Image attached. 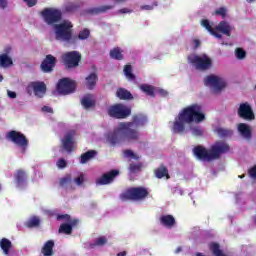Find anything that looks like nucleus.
Listing matches in <instances>:
<instances>
[{
  "label": "nucleus",
  "mask_w": 256,
  "mask_h": 256,
  "mask_svg": "<svg viewBox=\"0 0 256 256\" xmlns=\"http://www.w3.org/2000/svg\"><path fill=\"white\" fill-rule=\"evenodd\" d=\"M202 121H205L203 107L199 104H191L185 107L175 118L172 131L173 133H183L185 131V124L202 123Z\"/></svg>",
  "instance_id": "obj_1"
},
{
  "label": "nucleus",
  "mask_w": 256,
  "mask_h": 256,
  "mask_svg": "<svg viewBox=\"0 0 256 256\" xmlns=\"http://www.w3.org/2000/svg\"><path fill=\"white\" fill-rule=\"evenodd\" d=\"M230 149L231 147L227 142L218 140L210 147L209 150L202 145L195 146L193 148V154L200 161H207L208 163H211V161L221 159V155L229 153Z\"/></svg>",
  "instance_id": "obj_2"
},
{
  "label": "nucleus",
  "mask_w": 256,
  "mask_h": 256,
  "mask_svg": "<svg viewBox=\"0 0 256 256\" xmlns=\"http://www.w3.org/2000/svg\"><path fill=\"white\" fill-rule=\"evenodd\" d=\"M147 125V116L137 114L132 117L131 122H122V129L127 131L128 137L134 141H139L141 133L138 132V127H145Z\"/></svg>",
  "instance_id": "obj_3"
},
{
  "label": "nucleus",
  "mask_w": 256,
  "mask_h": 256,
  "mask_svg": "<svg viewBox=\"0 0 256 256\" xmlns=\"http://www.w3.org/2000/svg\"><path fill=\"white\" fill-rule=\"evenodd\" d=\"M106 141L109 143L110 147H117V145H121L123 141L135 140L129 137L127 130L123 129V122H121L119 127L106 134Z\"/></svg>",
  "instance_id": "obj_4"
},
{
  "label": "nucleus",
  "mask_w": 256,
  "mask_h": 256,
  "mask_svg": "<svg viewBox=\"0 0 256 256\" xmlns=\"http://www.w3.org/2000/svg\"><path fill=\"white\" fill-rule=\"evenodd\" d=\"M56 41L71 42L73 39V23L69 20H64L53 26Z\"/></svg>",
  "instance_id": "obj_5"
},
{
  "label": "nucleus",
  "mask_w": 256,
  "mask_h": 256,
  "mask_svg": "<svg viewBox=\"0 0 256 256\" xmlns=\"http://www.w3.org/2000/svg\"><path fill=\"white\" fill-rule=\"evenodd\" d=\"M149 197V190L145 187L128 188L120 195L121 201H144Z\"/></svg>",
  "instance_id": "obj_6"
},
{
  "label": "nucleus",
  "mask_w": 256,
  "mask_h": 256,
  "mask_svg": "<svg viewBox=\"0 0 256 256\" xmlns=\"http://www.w3.org/2000/svg\"><path fill=\"white\" fill-rule=\"evenodd\" d=\"M188 63L193 65L197 71H209L213 67V60L207 54L197 55L190 54L188 56Z\"/></svg>",
  "instance_id": "obj_7"
},
{
  "label": "nucleus",
  "mask_w": 256,
  "mask_h": 256,
  "mask_svg": "<svg viewBox=\"0 0 256 256\" xmlns=\"http://www.w3.org/2000/svg\"><path fill=\"white\" fill-rule=\"evenodd\" d=\"M40 15L47 25H52L53 27L63 19V12L57 8H44Z\"/></svg>",
  "instance_id": "obj_8"
},
{
  "label": "nucleus",
  "mask_w": 256,
  "mask_h": 256,
  "mask_svg": "<svg viewBox=\"0 0 256 256\" xmlns=\"http://www.w3.org/2000/svg\"><path fill=\"white\" fill-rule=\"evenodd\" d=\"M6 139L14 143V145H17V147H20L22 153H25L29 147V139H27V136L17 130L7 132Z\"/></svg>",
  "instance_id": "obj_9"
},
{
  "label": "nucleus",
  "mask_w": 256,
  "mask_h": 256,
  "mask_svg": "<svg viewBox=\"0 0 256 256\" xmlns=\"http://www.w3.org/2000/svg\"><path fill=\"white\" fill-rule=\"evenodd\" d=\"M108 115L114 119H127L131 115V108L122 103L114 104L108 108Z\"/></svg>",
  "instance_id": "obj_10"
},
{
  "label": "nucleus",
  "mask_w": 256,
  "mask_h": 256,
  "mask_svg": "<svg viewBox=\"0 0 256 256\" xmlns=\"http://www.w3.org/2000/svg\"><path fill=\"white\" fill-rule=\"evenodd\" d=\"M81 59L82 56L79 51H70L62 55V61L66 69H75V67H79Z\"/></svg>",
  "instance_id": "obj_11"
},
{
  "label": "nucleus",
  "mask_w": 256,
  "mask_h": 256,
  "mask_svg": "<svg viewBox=\"0 0 256 256\" xmlns=\"http://www.w3.org/2000/svg\"><path fill=\"white\" fill-rule=\"evenodd\" d=\"M204 85L206 87H211L215 93H219V91H223L225 89V81L221 79L219 76L208 75L204 79Z\"/></svg>",
  "instance_id": "obj_12"
},
{
  "label": "nucleus",
  "mask_w": 256,
  "mask_h": 256,
  "mask_svg": "<svg viewBox=\"0 0 256 256\" xmlns=\"http://www.w3.org/2000/svg\"><path fill=\"white\" fill-rule=\"evenodd\" d=\"M26 91L28 95H33L34 93L36 97H39L41 99V97H43L45 93H47V85H45V82H31L27 86Z\"/></svg>",
  "instance_id": "obj_13"
},
{
  "label": "nucleus",
  "mask_w": 256,
  "mask_h": 256,
  "mask_svg": "<svg viewBox=\"0 0 256 256\" xmlns=\"http://www.w3.org/2000/svg\"><path fill=\"white\" fill-rule=\"evenodd\" d=\"M56 90L60 95H69L75 92V82L71 81L69 78H62L58 81Z\"/></svg>",
  "instance_id": "obj_14"
},
{
  "label": "nucleus",
  "mask_w": 256,
  "mask_h": 256,
  "mask_svg": "<svg viewBox=\"0 0 256 256\" xmlns=\"http://www.w3.org/2000/svg\"><path fill=\"white\" fill-rule=\"evenodd\" d=\"M238 117L244 119V121H255V112L249 102L241 103L238 108Z\"/></svg>",
  "instance_id": "obj_15"
},
{
  "label": "nucleus",
  "mask_w": 256,
  "mask_h": 256,
  "mask_svg": "<svg viewBox=\"0 0 256 256\" xmlns=\"http://www.w3.org/2000/svg\"><path fill=\"white\" fill-rule=\"evenodd\" d=\"M75 130H70L64 134V137L61 139V144L64 151L67 153H72L73 147L75 145Z\"/></svg>",
  "instance_id": "obj_16"
},
{
  "label": "nucleus",
  "mask_w": 256,
  "mask_h": 256,
  "mask_svg": "<svg viewBox=\"0 0 256 256\" xmlns=\"http://www.w3.org/2000/svg\"><path fill=\"white\" fill-rule=\"evenodd\" d=\"M55 65H57V58L51 54H48L42 61L40 69L43 71V73H51V71L55 69Z\"/></svg>",
  "instance_id": "obj_17"
},
{
  "label": "nucleus",
  "mask_w": 256,
  "mask_h": 256,
  "mask_svg": "<svg viewBox=\"0 0 256 256\" xmlns=\"http://www.w3.org/2000/svg\"><path fill=\"white\" fill-rule=\"evenodd\" d=\"M117 175H119V170H111L98 178L96 180V185H109V183H113Z\"/></svg>",
  "instance_id": "obj_18"
},
{
  "label": "nucleus",
  "mask_w": 256,
  "mask_h": 256,
  "mask_svg": "<svg viewBox=\"0 0 256 256\" xmlns=\"http://www.w3.org/2000/svg\"><path fill=\"white\" fill-rule=\"evenodd\" d=\"M79 225V219L74 218L72 222L62 223L58 229V233L63 235H71L73 228Z\"/></svg>",
  "instance_id": "obj_19"
},
{
  "label": "nucleus",
  "mask_w": 256,
  "mask_h": 256,
  "mask_svg": "<svg viewBox=\"0 0 256 256\" xmlns=\"http://www.w3.org/2000/svg\"><path fill=\"white\" fill-rule=\"evenodd\" d=\"M238 133H240L241 137L246 141H251V139H253V130H251V126L247 123L238 124Z\"/></svg>",
  "instance_id": "obj_20"
},
{
  "label": "nucleus",
  "mask_w": 256,
  "mask_h": 256,
  "mask_svg": "<svg viewBox=\"0 0 256 256\" xmlns=\"http://www.w3.org/2000/svg\"><path fill=\"white\" fill-rule=\"evenodd\" d=\"M81 105L84 109H95V105H97V102L95 101V98H93L92 94H86L81 99Z\"/></svg>",
  "instance_id": "obj_21"
},
{
  "label": "nucleus",
  "mask_w": 256,
  "mask_h": 256,
  "mask_svg": "<svg viewBox=\"0 0 256 256\" xmlns=\"http://www.w3.org/2000/svg\"><path fill=\"white\" fill-rule=\"evenodd\" d=\"M159 221L163 227H167L168 229H172V227H175V224L177 223L175 221V217L170 214L160 216Z\"/></svg>",
  "instance_id": "obj_22"
},
{
  "label": "nucleus",
  "mask_w": 256,
  "mask_h": 256,
  "mask_svg": "<svg viewBox=\"0 0 256 256\" xmlns=\"http://www.w3.org/2000/svg\"><path fill=\"white\" fill-rule=\"evenodd\" d=\"M215 31L216 33L218 31L227 37H231V25H229V22L227 21L219 22V24L215 27Z\"/></svg>",
  "instance_id": "obj_23"
},
{
  "label": "nucleus",
  "mask_w": 256,
  "mask_h": 256,
  "mask_svg": "<svg viewBox=\"0 0 256 256\" xmlns=\"http://www.w3.org/2000/svg\"><path fill=\"white\" fill-rule=\"evenodd\" d=\"M116 97H118V99L121 101H132L133 94H131V92L125 88H118L116 91Z\"/></svg>",
  "instance_id": "obj_24"
},
{
  "label": "nucleus",
  "mask_w": 256,
  "mask_h": 256,
  "mask_svg": "<svg viewBox=\"0 0 256 256\" xmlns=\"http://www.w3.org/2000/svg\"><path fill=\"white\" fill-rule=\"evenodd\" d=\"M202 27L205 28L206 31L210 32V34L213 35V37H216V39H223V35L218 33L215 29H213V26H211V23H209V20L204 19L201 21Z\"/></svg>",
  "instance_id": "obj_25"
},
{
  "label": "nucleus",
  "mask_w": 256,
  "mask_h": 256,
  "mask_svg": "<svg viewBox=\"0 0 256 256\" xmlns=\"http://www.w3.org/2000/svg\"><path fill=\"white\" fill-rule=\"evenodd\" d=\"M155 177L157 179H163V177H166V179H170L171 176H169V169L166 168L165 165L161 164L158 168L154 170Z\"/></svg>",
  "instance_id": "obj_26"
},
{
  "label": "nucleus",
  "mask_w": 256,
  "mask_h": 256,
  "mask_svg": "<svg viewBox=\"0 0 256 256\" xmlns=\"http://www.w3.org/2000/svg\"><path fill=\"white\" fill-rule=\"evenodd\" d=\"M113 5H105V6H100V7H95V8H90L87 10V13L90 15H99L101 13H106V11H110V9H113Z\"/></svg>",
  "instance_id": "obj_27"
},
{
  "label": "nucleus",
  "mask_w": 256,
  "mask_h": 256,
  "mask_svg": "<svg viewBox=\"0 0 256 256\" xmlns=\"http://www.w3.org/2000/svg\"><path fill=\"white\" fill-rule=\"evenodd\" d=\"M53 247H55V242L53 240H48L42 247L41 253L44 256H53Z\"/></svg>",
  "instance_id": "obj_28"
},
{
  "label": "nucleus",
  "mask_w": 256,
  "mask_h": 256,
  "mask_svg": "<svg viewBox=\"0 0 256 256\" xmlns=\"http://www.w3.org/2000/svg\"><path fill=\"white\" fill-rule=\"evenodd\" d=\"M96 156H97V152L95 150H89L83 153L80 156L81 165H85V163H87L88 161H91V159H95Z\"/></svg>",
  "instance_id": "obj_29"
},
{
  "label": "nucleus",
  "mask_w": 256,
  "mask_h": 256,
  "mask_svg": "<svg viewBox=\"0 0 256 256\" xmlns=\"http://www.w3.org/2000/svg\"><path fill=\"white\" fill-rule=\"evenodd\" d=\"M97 74L91 73L89 76L86 77V87L87 89H95V85H97Z\"/></svg>",
  "instance_id": "obj_30"
},
{
  "label": "nucleus",
  "mask_w": 256,
  "mask_h": 256,
  "mask_svg": "<svg viewBox=\"0 0 256 256\" xmlns=\"http://www.w3.org/2000/svg\"><path fill=\"white\" fill-rule=\"evenodd\" d=\"M0 247L4 255H9V251H11V247H13V244L11 243V240L7 238H2L0 241Z\"/></svg>",
  "instance_id": "obj_31"
},
{
  "label": "nucleus",
  "mask_w": 256,
  "mask_h": 256,
  "mask_svg": "<svg viewBox=\"0 0 256 256\" xmlns=\"http://www.w3.org/2000/svg\"><path fill=\"white\" fill-rule=\"evenodd\" d=\"M110 57L111 59H115L116 61H123L125 58L123 56V50L119 47H115L112 50H110Z\"/></svg>",
  "instance_id": "obj_32"
},
{
  "label": "nucleus",
  "mask_w": 256,
  "mask_h": 256,
  "mask_svg": "<svg viewBox=\"0 0 256 256\" xmlns=\"http://www.w3.org/2000/svg\"><path fill=\"white\" fill-rule=\"evenodd\" d=\"M81 8V5L79 3H75V2H68L65 6H64V13H75V11H78V9Z\"/></svg>",
  "instance_id": "obj_33"
},
{
  "label": "nucleus",
  "mask_w": 256,
  "mask_h": 256,
  "mask_svg": "<svg viewBox=\"0 0 256 256\" xmlns=\"http://www.w3.org/2000/svg\"><path fill=\"white\" fill-rule=\"evenodd\" d=\"M140 89L148 95V97H155V86L149 84H142L140 85Z\"/></svg>",
  "instance_id": "obj_34"
},
{
  "label": "nucleus",
  "mask_w": 256,
  "mask_h": 256,
  "mask_svg": "<svg viewBox=\"0 0 256 256\" xmlns=\"http://www.w3.org/2000/svg\"><path fill=\"white\" fill-rule=\"evenodd\" d=\"M13 65V59L9 57L7 54H1L0 55V67L7 68L11 67Z\"/></svg>",
  "instance_id": "obj_35"
},
{
  "label": "nucleus",
  "mask_w": 256,
  "mask_h": 256,
  "mask_svg": "<svg viewBox=\"0 0 256 256\" xmlns=\"http://www.w3.org/2000/svg\"><path fill=\"white\" fill-rule=\"evenodd\" d=\"M124 75L128 81H135L136 76L133 74V66L131 64L124 66Z\"/></svg>",
  "instance_id": "obj_36"
},
{
  "label": "nucleus",
  "mask_w": 256,
  "mask_h": 256,
  "mask_svg": "<svg viewBox=\"0 0 256 256\" xmlns=\"http://www.w3.org/2000/svg\"><path fill=\"white\" fill-rule=\"evenodd\" d=\"M41 225V220L37 216H33L26 222V227L28 229H33V227H39Z\"/></svg>",
  "instance_id": "obj_37"
},
{
  "label": "nucleus",
  "mask_w": 256,
  "mask_h": 256,
  "mask_svg": "<svg viewBox=\"0 0 256 256\" xmlns=\"http://www.w3.org/2000/svg\"><path fill=\"white\" fill-rule=\"evenodd\" d=\"M15 179L18 185H23L27 179V174L23 170H18Z\"/></svg>",
  "instance_id": "obj_38"
},
{
  "label": "nucleus",
  "mask_w": 256,
  "mask_h": 256,
  "mask_svg": "<svg viewBox=\"0 0 256 256\" xmlns=\"http://www.w3.org/2000/svg\"><path fill=\"white\" fill-rule=\"evenodd\" d=\"M90 35H91V31L85 28L84 30L79 32L77 39H80V41H85V39H89Z\"/></svg>",
  "instance_id": "obj_39"
},
{
  "label": "nucleus",
  "mask_w": 256,
  "mask_h": 256,
  "mask_svg": "<svg viewBox=\"0 0 256 256\" xmlns=\"http://www.w3.org/2000/svg\"><path fill=\"white\" fill-rule=\"evenodd\" d=\"M57 221H66V223H71L73 219L71 218V215L69 214H58L56 216Z\"/></svg>",
  "instance_id": "obj_40"
},
{
  "label": "nucleus",
  "mask_w": 256,
  "mask_h": 256,
  "mask_svg": "<svg viewBox=\"0 0 256 256\" xmlns=\"http://www.w3.org/2000/svg\"><path fill=\"white\" fill-rule=\"evenodd\" d=\"M123 155L126 158L135 159L136 161H139V156H136L135 152H133L132 150H124Z\"/></svg>",
  "instance_id": "obj_41"
},
{
  "label": "nucleus",
  "mask_w": 256,
  "mask_h": 256,
  "mask_svg": "<svg viewBox=\"0 0 256 256\" xmlns=\"http://www.w3.org/2000/svg\"><path fill=\"white\" fill-rule=\"evenodd\" d=\"M72 181L71 174H67L66 176L60 179V187H65V185H70Z\"/></svg>",
  "instance_id": "obj_42"
},
{
  "label": "nucleus",
  "mask_w": 256,
  "mask_h": 256,
  "mask_svg": "<svg viewBox=\"0 0 256 256\" xmlns=\"http://www.w3.org/2000/svg\"><path fill=\"white\" fill-rule=\"evenodd\" d=\"M235 55L237 59L243 60L245 57H247V52L243 48H236Z\"/></svg>",
  "instance_id": "obj_43"
},
{
  "label": "nucleus",
  "mask_w": 256,
  "mask_h": 256,
  "mask_svg": "<svg viewBox=\"0 0 256 256\" xmlns=\"http://www.w3.org/2000/svg\"><path fill=\"white\" fill-rule=\"evenodd\" d=\"M94 245H96V247H103V245H107V237L100 236L96 239Z\"/></svg>",
  "instance_id": "obj_44"
},
{
  "label": "nucleus",
  "mask_w": 256,
  "mask_h": 256,
  "mask_svg": "<svg viewBox=\"0 0 256 256\" xmlns=\"http://www.w3.org/2000/svg\"><path fill=\"white\" fill-rule=\"evenodd\" d=\"M191 131L194 137H203V129H201V127L195 126L191 129Z\"/></svg>",
  "instance_id": "obj_45"
},
{
  "label": "nucleus",
  "mask_w": 256,
  "mask_h": 256,
  "mask_svg": "<svg viewBox=\"0 0 256 256\" xmlns=\"http://www.w3.org/2000/svg\"><path fill=\"white\" fill-rule=\"evenodd\" d=\"M216 132L219 137H229V135H231V131L224 128H217Z\"/></svg>",
  "instance_id": "obj_46"
},
{
  "label": "nucleus",
  "mask_w": 256,
  "mask_h": 256,
  "mask_svg": "<svg viewBox=\"0 0 256 256\" xmlns=\"http://www.w3.org/2000/svg\"><path fill=\"white\" fill-rule=\"evenodd\" d=\"M215 15H220L223 19L227 16V8L220 7L215 11Z\"/></svg>",
  "instance_id": "obj_47"
},
{
  "label": "nucleus",
  "mask_w": 256,
  "mask_h": 256,
  "mask_svg": "<svg viewBox=\"0 0 256 256\" xmlns=\"http://www.w3.org/2000/svg\"><path fill=\"white\" fill-rule=\"evenodd\" d=\"M74 183L81 186L82 183H85V175L80 174L79 177L74 178Z\"/></svg>",
  "instance_id": "obj_48"
},
{
  "label": "nucleus",
  "mask_w": 256,
  "mask_h": 256,
  "mask_svg": "<svg viewBox=\"0 0 256 256\" xmlns=\"http://www.w3.org/2000/svg\"><path fill=\"white\" fill-rule=\"evenodd\" d=\"M56 165H57L58 169H65V167H67V161L65 159H63V158H60L57 161Z\"/></svg>",
  "instance_id": "obj_49"
},
{
  "label": "nucleus",
  "mask_w": 256,
  "mask_h": 256,
  "mask_svg": "<svg viewBox=\"0 0 256 256\" xmlns=\"http://www.w3.org/2000/svg\"><path fill=\"white\" fill-rule=\"evenodd\" d=\"M141 167H142L141 164H133L132 163V164H130L129 169H130L131 173H135L137 171H141Z\"/></svg>",
  "instance_id": "obj_50"
},
{
  "label": "nucleus",
  "mask_w": 256,
  "mask_h": 256,
  "mask_svg": "<svg viewBox=\"0 0 256 256\" xmlns=\"http://www.w3.org/2000/svg\"><path fill=\"white\" fill-rule=\"evenodd\" d=\"M248 175L251 179H256V165L248 170Z\"/></svg>",
  "instance_id": "obj_51"
},
{
  "label": "nucleus",
  "mask_w": 256,
  "mask_h": 256,
  "mask_svg": "<svg viewBox=\"0 0 256 256\" xmlns=\"http://www.w3.org/2000/svg\"><path fill=\"white\" fill-rule=\"evenodd\" d=\"M28 7H35L37 5V0H24Z\"/></svg>",
  "instance_id": "obj_52"
},
{
  "label": "nucleus",
  "mask_w": 256,
  "mask_h": 256,
  "mask_svg": "<svg viewBox=\"0 0 256 256\" xmlns=\"http://www.w3.org/2000/svg\"><path fill=\"white\" fill-rule=\"evenodd\" d=\"M42 111L44 113H53V108L49 107V106H43L42 107Z\"/></svg>",
  "instance_id": "obj_53"
},
{
  "label": "nucleus",
  "mask_w": 256,
  "mask_h": 256,
  "mask_svg": "<svg viewBox=\"0 0 256 256\" xmlns=\"http://www.w3.org/2000/svg\"><path fill=\"white\" fill-rule=\"evenodd\" d=\"M118 13H120V14L133 13V10H131L129 8H122V9L118 10Z\"/></svg>",
  "instance_id": "obj_54"
},
{
  "label": "nucleus",
  "mask_w": 256,
  "mask_h": 256,
  "mask_svg": "<svg viewBox=\"0 0 256 256\" xmlns=\"http://www.w3.org/2000/svg\"><path fill=\"white\" fill-rule=\"evenodd\" d=\"M8 97H10V99H16L17 98V93L8 90Z\"/></svg>",
  "instance_id": "obj_55"
},
{
  "label": "nucleus",
  "mask_w": 256,
  "mask_h": 256,
  "mask_svg": "<svg viewBox=\"0 0 256 256\" xmlns=\"http://www.w3.org/2000/svg\"><path fill=\"white\" fill-rule=\"evenodd\" d=\"M7 5H8L7 0H0L1 9H6Z\"/></svg>",
  "instance_id": "obj_56"
},
{
  "label": "nucleus",
  "mask_w": 256,
  "mask_h": 256,
  "mask_svg": "<svg viewBox=\"0 0 256 256\" xmlns=\"http://www.w3.org/2000/svg\"><path fill=\"white\" fill-rule=\"evenodd\" d=\"M193 43H194L195 49H197L201 45V41L199 39H194Z\"/></svg>",
  "instance_id": "obj_57"
},
{
  "label": "nucleus",
  "mask_w": 256,
  "mask_h": 256,
  "mask_svg": "<svg viewBox=\"0 0 256 256\" xmlns=\"http://www.w3.org/2000/svg\"><path fill=\"white\" fill-rule=\"evenodd\" d=\"M141 9H145L146 11H151V9H153V6L151 5H144L141 7Z\"/></svg>",
  "instance_id": "obj_58"
},
{
  "label": "nucleus",
  "mask_w": 256,
  "mask_h": 256,
  "mask_svg": "<svg viewBox=\"0 0 256 256\" xmlns=\"http://www.w3.org/2000/svg\"><path fill=\"white\" fill-rule=\"evenodd\" d=\"M160 95H162L163 97H165V95H167V91L160 89L159 90Z\"/></svg>",
  "instance_id": "obj_59"
},
{
  "label": "nucleus",
  "mask_w": 256,
  "mask_h": 256,
  "mask_svg": "<svg viewBox=\"0 0 256 256\" xmlns=\"http://www.w3.org/2000/svg\"><path fill=\"white\" fill-rule=\"evenodd\" d=\"M117 256H127V252L123 251L117 254Z\"/></svg>",
  "instance_id": "obj_60"
},
{
  "label": "nucleus",
  "mask_w": 256,
  "mask_h": 256,
  "mask_svg": "<svg viewBox=\"0 0 256 256\" xmlns=\"http://www.w3.org/2000/svg\"><path fill=\"white\" fill-rule=\"evenodd\" d=\"M239 179H245V174L239 175Z\"/></svg>",
  "instance_id": "obj_61"
},
{
  "label": "nucleus",
  "mask_w": 256,
  "mask_h": 256,
  "mask_svg": "<svg viewBox=\"0 0 256 256\" xmlns=\"http://www.w3.org/2000/svg\"><path fill=\"white\" fill-rule=\"evenodd\" d=\"M126 0H116V3H125Z\"/></svg>",
  "instance_id": "obj_62"
},
{
  "label": "nucleus",
  "mask_w": 256,
  "mask_h": 256,
  "mask_svg": "<svg viewBox=\"0 0 256 256\" xmlns=\"http://www.w3.org/2000/svg\"><path fill=\"white\" fill-rule=\"evenodd\" d=\"M181 251V247L177 248L176 253H179Z\"/></svg>",
  "instance_id": "obj_63"
},
{
  "label": "nucleus",
  "mask_w": 256,
  "mask_h": 256,
  "mask_svg": "<svg viewBox=\"0 0 256 256\" xmlns=\"http://www.w3.org/2000/svg\"><path fill=\"white\" fill-rule=\"evenodd\" d=\"M3 81V75L0 74V83Z\"/></svg>",
  "instance_id": "obj_64"
}]
</instances>
